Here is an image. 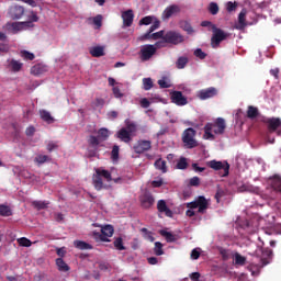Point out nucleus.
<instances>
[{"label": "nucleus", "mask_w": 281, "mask_h": 281, "mask_svg": "<svg viewBox=\"0 0 281 281\" xmlns=\"http://www.w3.org/2000/svg\"><path fill=\"white\" fill-rule=\"evenodd\" d=\"M93 24L98 27H102V15H97L93 18Z\"/></svg>", "instance_id": "nucleus-61"}, {"label": "nucleus", "mask_w": 281, "mask_h": 281, "mask_svg": "<svg viewBox=\"0 0 281 281\" xmlns=\"http://www.w3.org/2000/svg\"><path fill=\"white\" fill-rule=\"evenodd\" d=\"M23 25H27V22H12L7 23V30L12 34H19L23 30Z\"/></svg>", "instance_id": "nucleus-17"}, {"label": "nucleus", "mask_w": 281, "mask_h": 281, "mask_svg": "<svg viewBox=\"0 0 281 281\" xmlns=\"http://www.w3.org/2000/svg\"><path fill=\"white\" fill-rule=\"evenodd\" d=\"M121 16L123 19V27H131V25H133L135 13H133L132 9L122 12Z\"/></svg>", "instance_id": "nucleus-14"}, {"label": "nucleus", "mask_w": 281, "mask_h": 281, "mask_svg": "<svg viewBox=\"0 0 281 281\" xmlns=\"http://www.w3.org/2000/svg\"><path fill=\"white\" fill-rule=\"evenodd\" d=\"M155 54H157V47H155V45H144L142 46L139 52L140 60H143V63H146V60H150Z\"/></svg>", "instance_id": "nucleus-7"}, {"label": "nucleus", "mask_w": 281, "mask_h": 281, "mask_svg": "<svg viewBox=\"0 0 281 281\" xmlns=\"http://www.w3.org/2000/svg\"><path fill=\"white\" fill-rule=\"evenodd\" d=\"M158 85L160 87V89H170V82L168 80H166V78L159 79L158 80Z\"/></svg>", "instance_id": "nucleus-53"}, {"label": "nucleus", "mask_w": 281, "mask_h": 281, "mask_svg": "<svg viewBox=\"0 0 281 281\" xmlns=\"http://www.w3.org/2000/svg\"><path fill=\"white\" fill-rule=\"evenodd\" d=\"M194 56L196 58H200V60H205V58H207V54H205V52H203V49H201V48H196L194 50Z\"/></svg>", "instance_id": "nucleus-49"}, {"label": "nucleus", "mask_w": 281, "mask_h": 281, "mask_svg": "<svg viewBox=\"0 0 281 281\" xmlns=\"http://www.w3.org/2000/svg\"><path fill=\"white\" fill-rule=\"evenodd\" d=\"M0 216H12V209L5 204H0Z\"/></svg>", "instance_id": "nucleus-39"}, {"label": "nucleus", "mask_w": 281, "mask_h": 281, "mask_svg": "<svg viewBox=\"0 0 281 281\" xmlns=\"http://www.w3.org/2000/svg\"><path fill=\"white\" fill-rule=\"evenodd\" d=\"M92 238H94V240L97 241H101V243H110L109 238L104 237V234L101 232H93L92 233Z\"/></svg>", "instance_id": "nucleus-38"}, {"label": "nucleus", "mask_w": 281, "mask_h": 281, "mask_svg": "<svg viewBox=\"0 0 281 281\" xmlns=\"http://www.w3.org/2000/svg\"><path fill=\"white\" fill-rule=\"evenodd\" d=\"M20 247H32V240L27 237H22L18 239Z\"/></svg>", "instance_id": "nucleus-46"}, {"label": "nucleus", "mask_w": 281, "mask_h": 281, "mask_svg": "<svg viewBox=\"0 0 281 281\" xmlns=\"http://www.w3.org/2000/svg\"><path fill=\"white\" fill-rule=\"evenodd\" d=\"M171 102L177 104V106H186L188 104V98L181 91H173L171 92Z\"/></svg>", "instance_id": "nucleus-11"}, {"label": "nucleus", "mask_w": 281, "mask_h": 281, "mask_svg": "<svg viewBox=\"0 0 281 281\" xmlns=\"http://www.w3.org/2000/svg\"><path fill=\"white\" fill-rule=\"evenodd\" d=\"M153 19H154L153 16L147 15V16L140 19L139 25H150V23H153Z\"/></svg>", "instance_id": "nucleus-56"}, {"label": "nucleus", "mask_w": 281, "mask_h": 281, "mask_svg": "<svg viewBox=\"0 0 281 281\" xmlns=\"http://www.w3.org/2000/svg\"><path fill=\"white\" fill-rule=\"evenodd\" d=\"M95 175L99 177H103L106 181H113V178L111 177V172L106 169H95Z\"/></svg>", "instance_id": "nucleus-30"}, {"label": "nucleus", "mask_w": 281, "mask_h": 281, "mask_svg": "<svg viewBox=\"0 0 281 281\" xmlns=\"http://www.w3.org/2000/svg\"><path fill=\"white\" fill-rule=\"evenodd\" d=\"M213 35L211 37V45L212 47H218L223 41H227L229 38V33L223 31L217 26H213Z\"/></svg>", "instance_id": "nucleus-3"}, {"label": "nucleus", "mask_w": 281, "mask_h": 281, "mask_svg": "<svg viewBox=\"0 0 281 281\" xmlns=\"http://www.w3.org/2000/svg\"><path fill=\"white\" fill-rule=\"evenodd\" d=\"M225 128H227V125L225 124V119L217 117L214 123L205 124L203 138L212 140L216 139L214 134H212V131L213 133H215V135H223V133H225Z\"/></svg>", "instance_id": "nucleus-1"}, {"label": "nucleus", "mask_w": 281, "mask_h": 281, "mask_svg": "<svg viewBox=\"0 0 281 281\" xmlns=\"http://www.w3.org/2000/svg\"><path fill=\"white\" fill-rule=\"evenodd\" d=\"M33 207H35V210H47V205H49V202H45V201H33L32 202Z\"/></svg>", "instance_id": "nucleus-37"}, {"label": "nucleus", "mask_w": 281, "mask_h": 281, "mask_svg": "<svg viewBox=\"0 0 281 281\" xmlns=\"http://www.w3.org/2000/svg\"><path fill=\"white\" fill-rule=\"evenodd\" d=\"M181 12V8L177 4H171L165 9L162 12L164 19H170V16H173V14H179Z\"/></svg>", "instance_id": "nucleus-16"}, {"label": "nucleus", "mask_w": 281, "mask_h": 281, "mask_svg": "<svg viewBox=\"0 0 281 281\" xmlns=\"http://www.w3.org/2000/svg\"><path fill=\"white\" fill-rule=\"evenodd\" d=\"M111 135V133L109 132V130L106 127H101L98 131V138L101 142H106L109 139V136Z\"/></svg>", "instance_id": "nucleus-29"}, {"label": "nucleus", "mask_w": 281, "mask_h": 281, "mask_svg": "<svg viewBox=\"0 0 281 281\" xmlns=\"http://www.w3.org/2000/svg\"><path fill=\"white\" fill-rule=\"evenodd\" d=\"M164 41L169 45H180V43H183L184 37L177 31H168L165 33Z\"/></svg>", "instance_id": "nucleus-6"}, {"label": "nucleus", "mask_w": 281, "mask_h": 281, "mask_svg": "<svg viewBox=\"0 0 281 281\" xmlns=\"http://www.w3.org/2000/svg\"><path fill=\"white\" fill-rule=\"evenodd\" d=\"M74 245L76 249H80L81 251L88 250V249H93V246L87 241L82 240H75Z\"/></svg>", "instance_id": "nucleus-25"}, {"label": "nucleus", "mask_w": 281, "mask_h": 281, "mask_svg": "<svg viewBox=\"0 0 281 281\" xmlns=\"http://www.w3.org/2000/svg\"><path fill=\"white\" fill-rule=\"evenodd\" d=\"M161 24V22H159V20H156L149 27L148 32H146L143 36H142V41H148L150 40V34H153L155 32V30H159V25Z\"/></svg>", "instance_id": "nucleus-21"}, {"label": "nucleus", "mask_w": 281, "mask_h": 281, "mask_svg": "<svg viewBox=\"0 0 281 281\" xmlns=\"http://www.w3.org/2000/svg\"><path fill=\"white\" fill-rule=\"evenodd\" d=\"M159 234L160 236H164V238H166L167 243H175L177 240V237L168 231L161 229L159 231Z\"/></svg>", "instance_id": "nucleus-34"}, {"label": "nucleus", "mask_w": 281, "mask_h": 281, "mask_svg": "<svg viewBox=\"0 0 281 281\" xmlns=\"http://www.w3.org/2000/svg\"><path fill=\"white\" fill-rule=\"evenodd\" d=\"M112 91H113L114 98H124V93H122L119 87H113Z\"/></svg>", "instance_id": "nucleus-60"}, {"label": "nucleus", "mask_w": 281, "mask_h": 281, "mask_svg": "<svg viewBox=\"0 0 281 281\" xmlns=\"http://www.w3.org/2000/svg\"><path fill=\"white\" fill-rule=\"evenodd\" d=\"M101 232L104 238H111V236H113L115 233V229L111 225H105L101 228Z\"/></svg>", "instance_id": "nucleus-35"}, {"label": "nucleus", "mask_w": 281, "mask_h": 281, "mask_svg": "<svg viewBox=\"0 0 281 281\" xmlns=\"http://www.w3.org/2000/svg\"><path fill=\"white\" fill-rule=\"evenodd\" d=\"M90 54L93 58H100L104 56V48L102 46H94L90 49Z\"/></svg>", "instance_id": "nucleus-32"}, {"label": "nucleus", "mask_w": 281, "mask_h": 281, "mask_svg": "<svg viewBox=\"0 0 281 281\" xmlns=\"http://www.w3.org/2000/svg\"><path fill=\"white\" fill-rule=\"evenodd\" d=\"M113 245L117 251H125L126 247L124 246V239L122 237H117L114 239Z\"/></svg>", "instance_id": "nucleus-36"}, {"label": "nucleus", "mask_w": 281, "mask_h": 281, "mask_svg": "<svg viewBox=\"0 0 281 281\" xmlns=\"http://www.w3.org/2000/svg\"><path fill=\"white\" fill-rule=\"evenodd\" d=\"M140 205L144 210H149V207H153L155 205V196L150 193H144L139 196Z\"/></svg>", "instance_id": "nucleus-12"}, {"label": "nucleus", "mask_w": 281, "mask_h": 281, "mask_svg": "<svg viewBox=\"0 0 281 281\" xmlns=\"http://www.w3.org/2000/svg\"><path fill=\"white\" fill-rule=\"evenodd\" d=\"M34 133H36V128L34 126H29L25 131V135H27V137H32Z\"/></svg>", "instance_id": "nucleus-62"}, {"label": "nucleus", "mask_w": 281, "mask_h": 281, "mask_svg": "<svg viewBox=\"0 0 281 281\" xmlns=\"http://www.w3.org/2000/svg\"><path fill=\"white\" fill-rule=\"evenodd\" d=\"M247 10L243 9L238 15V25H236V30H245L247 27Z\"/></svg>", "instance_id": "nucleus-20"}, {"label": "nucleus", "mask_w": 281, "mask_h": 281, "mask_svg": "<svg viewBox=\"0 0 281 281\" xmlns=\"http://www.w3.org/2000/svg\"><path fill=\"white\" fill-rule=\"evenodd\" d=\"M92 183L94 187V190H103L104 189V182L102 181V178L97 176V173L92 177Z\"/></svg>", "instance_id": "nucleus-26"}, {"label": "nucleus", "mask_w": 281, "mask_h": 281, "mask_svg": "<svg viewBox=\"0 0 281 281\" xmlns=\"http://www.w3.org/2000/svg\"><path fill=\"white\" fill-rule=\"evenodd\" d=\"M56 148H58V144L54 143V142H49L47 144V150L48 153H52V150H56Z\"/></svg>", "instance_id": "nucleus-64"}, {"label": "nucleus", "mask_w": 281, "mask_h": 281, "mask_svg": "<svg viewBox=\"0 0 281 281\" xmlns=\"http://www.w3.org/2000/svg\"><path fill=\"white\" fill-rule=\"evenodd\" d=\"M140 106L142 109H148L150 106V101H148L146 98H143L140 100Z\"/></svg>", "instance_id": "nucleus-63"}, {"label": "nucleus", "mask_w": 281, "mask_h": 281, "mask_svg": "<svg viewBox=\"0 0 281 281\" xmlns=\"http://www.w3.org/2000/svg\"><path fill=\"white\" fill-rule=\"evenodd\" d=\"M45 71H47V66H45L43 64H36L31 68V74L33 76H41V75L45 74Z\"/></svg>", "instance_id": "nucleus-23"}, {"label": "nucleus", "mask_w": 281, "mask_h": 281, "mask_svg": "<svg viewBox=\"0 0 281 281\" xmlns=\"http://www.w3.org/2000/svg\"><path fill=\"white\" fill-rule=\"evenodd\" d=\"M207 205H209L207 199H205V196L203 195H200L193 202L188 203L187 207H189V210H196L198 207V212L200 214H205V210H207Z\"/></svg>", "instance_id": "nucleus-5"}, {"label": "nucleus", "mask_w": 281, "mask_h": 281, "mask_svg": "<svg viewBox=\"0 0 281 281\" xmlns=\"http://www.w3.org/2000/svg\"><path fill=\"white\" fill-rule=\"evenodd\" d=\"M154 251L156 256H164V245L160 241H156Z\"/></svg>", "instance_id": "nucleus-47"}, {"label": "nucleus", "mask_w": 281, "mask_h": 281, "mask_svg": "<svg viewBox=\"0 0 281 281\" xmlns=\"http://www.w3.org/2000/svg\"><path fill=\"white\" fill-rule=\"evenodd\" d=\"M223 196H225V190L218 188L215 193V199H216L217 203H221V199H223Z\"/></svg>", "instance_id": "nucleus-57"}, {"label": "nucleus", "mask_w": 281, "mask_h": 281, "mask_svg": "<svg viewBox=\"0 0 281 281\" xmlns=\"http://www.w3.org/2000/svg\"><path fill=\"white\" fill-rule=\"evenodd\" d=\"M209 11L213 15L218 14V4L216 2H211L209 5Z\"/></svg>", "instance_id": "nucleus-50"}, {"label": "nucleus", "mask_w": 281, "mask_h": 281, "mask_svg": "<svg viewBox=\"0 0 281 281\" xmlns=\"http://www.w3.org/2000/svg\"><path fill=\"white\" fill-rule=\"evenodd\" d=\"M189 186L193 188H199V186H201V179L199 177L191 178L189 181Z\"/></svg>", "instance_id": "nucleus-54"}, {"label": "nucleus", "mask_w": 281, "mask_h": 281, "mask_svg": "<svg viewBox=\"0 0 281 281\" xmlns=\"http://www.w3.org/2000/svg\"><path fill=\"white\" fill-rule=\"evenodd\" d=\"M116 137L119 139H121V142H124V144H130V142L133 140V138L131 137V133L122 127L117 133H116Z\"/></svg>", "instance_id": "nucleus-19"}, {"label": "nucleus", "mask_w": 281, "mask_h": 281, "mask_svg": "<svg viewBox=\"0 0 281 281\" xmlns=\"http://www.w3.org/2000/svg\"><path fill=\"white\" fill-rule=\"evenodd\" d=\"M150 148H153V142L144 139L138 140L133 146L134 153H136V155H143V153H148Z\"/></svg>", "instance_id": "nucleus-8"}, {"label": "nucleus", "mask_w": 281, "mask_h": 281, "mask_svg": "<svg viewBox=\"0 0 281 281\" xmlns=\"http://www.w3.org/2000/svg\"><path fill=\"white\" fill-rule=\"evenodd\" d=\"M153 188H161L164 186V178H157L156 180L151 181Z\"/></svg>", "instance_id": "nucleus-58"}, {"label": "nucleus", "mask_w": 281, "mask_h": 281, "mask_svg": "<svg viewBox=\"0 0 281 281\" xmlns=\"http://www.w3.org/2000/svg\"><path fill=\"white\" fill-rule=\"evenodd\" d=\"M157 210L160 214H165L168 218H172L173 213L170 207H168V204H166L165 200H159L157 202Z\"/></svg>", "instance_id": "nucleus-15"}, {"label": "nucleus", "mask_w": 281, "mask_h": 281, "mask_svg": "<svg viewBox=\"0 0 281 281\" xmlns=\"http://www.w3.org/2000/svg\"><path fill=\"white\" fill-rule=\"evenodd\" d=\"M218 91L216 90V88L211 87L207 89H202L198 92V98L200 100H210V98H214L215 95H217Z\"/></svg>", "instance_id": "nucleus-13"}, {"label": "nucleus", "mask_w": 281, "mask_h": 281, "mask_svg": "<svg viewBox=\"0 0 281 281\" xmlns=\"http://www.w3.org/2000/svg\"><path fill=\"white\" fill-rule=\"evenodd\" d=\"M154 166L156 168V170H160V172H162V175H166V172H168V166H166V160L159 158L154 162Z\"/></svg>", "instance_id": "nucleus-24"}, {"label": "nucleus", "mask_w": 281, "mask_h": 281, "mask_svg": "<svg viewBox=\"0 0 281 281\" xmlns=\"http://www.w3.org/2000/svg\"><path fill=\"white\" fill-rule=\"evenodd\" d=\"M220 255L222 256L223 260H229V251L227 249L221 248Z\"/></svg>", "instance_id": "nucleus-59"}, {"label": "nucleus", "mask_w": 281, "mask_h": 281, "mask_svg": "<svg viewBox=\"0 0 281 281\" xmlns=\"http://www.w3.org/2000/svg\"><path fill=\"white\" fill-rule=\"evenodd\" d=\"M56 265L60 271H69V267L67 266L65 260H63V258L56 259Z\"/></svg>", "instance_id": "nucleus-44"}, {"label": "nucleus", "mask_w": 281, "mask_h": 281, "mask_svg": "<svg viewBox=\"0 0 281 281\" xmlns=\"http://www.w3.org/2000/svg\"><path fill=\"white\" fill-rule=\"evenodd\" d=\"M260 115V112L258 111V108L254 105H249L247 110V117L249 120H256Z\"/></svg>", "instance_id": "nucleus-31"}, {"label": "nucleus", "mask_w": 281, "mask_h": 281, "mask_svg": "<svg viewBox=\"0 0 281 281\" xmlns=\"http://www.w3.org/2000/svg\"><path fill=\"white\" fill-rule=\"evenodd\" d=\"M234 262L238 267H245V265L247 263V257H243V255H240L239 252H235Z\"/></svg>", "instance_id": "nucleus-33"}, {"label": "nucleus", "mask_w": 281, "mask_h": 281, "mask_svg": "<svg viewBox=\"0 0 281 281\" xmlns=\"http://www.w3.org/2000/svg\"><path fill=\"white\" fill-rule=\"evenodd\" d=\"M164 36H166V32L165 31H159L156 33H150V38H153V41H159V38H162L164 41Z\"/></svg>", "instance_id": "nucleus-48"}, {"label": "nucleus", "mask_w": 281, "mask_h": 281, "mask_svg": "<svg viewBox=\"0 0 281 281\" xmlns=\"http://www.w3.org/2000/svg\"><path fill=\"white\" fill-rule=\"evenodd\" d=\"M8 14L10 19H12L13 21H16L23 18V14H25V8L19 4H13L9 8Z\"/></svg>", "instance_id": "nucleus-9"}, {"label": "nucleus", "mask_w": 281, "mask_h": 281, "mask_svg": "<svg viewBox=\"0 0 281 281\" xmlns=\"http://www.w3.org/2000/svg\"><path fill=\"white\" fill-rule=\"evenodd\" d=\"M112 159H120V146L114 145L111 151Z\"/></svg>", "instance_id": "nucleus-52"}, {"label": "nucleus", "mask_w": 281, "mask_h": 281, "mask_svg": "<svg viewBox=\"0 0 281 281\" xmlns=\"http://www.w3.org/2000/svg\"><path fill=\"white\" fill-rule=\"evenodd\" d=\"M263 124L267 125L269 133H276L281 126L280 117H268L263 119Z\"/></svg>", "instance_id": "nucleus-10"}, {"label": "nucleus", "mask_w": 281, "mask_h": 281, "mask_svg": "<svg viewBox=\"0 0 281 281\" xmlns=\"http://www.w3.org/2000/svg\"><path fill=\"white\" fill-rule=\"evenodd\" d=\"M206 166L209 168H212V170H223L220 172L221 177H228L229 176V164L227 161H221V160H211L206 162Z\"/></svg>", "instance_id": "nucleus-4"}, {"label": "nucleus", "mask_w": 281, "mask_h": 281, "mask_svg": "<svg viewBox=\"0 0 281 281\" xmlns=\"http://www.w3.org/2000/svg\"><path fill=\"white\" fill-rule=\"evenodd\" d=\"M154 87L153 79L151 78H144L143 79V89L144 91H150V89Z\"/></svg>", "instance_id": "nucleus-42"}, {"label": "nucleus", "mask_w": 281, "mask_h": 281, "mask_svg": "<svg viewBox=\"0 0 281 281\" xmlns=\"http://www.w3.org/2000/svg\"><path fill=\"white\" fill-rule=\"evenodd\" d=\"M272 188L277 191L280 192L281 194V178L276 176L274 180L272 181Z\"/></svg>", "instance_id": "nucleus-45"}, {"label": "nucleus", "mask_w": 281, "mask_h": 281, "mask_svg": "<svg viewBox=\"0 0 281 281\" xmlns=\"http://www.w3.org/2000/svg\"><path fill=\"white\" fill-rule=\"evenodd\" d=\"M236 8H238V2L228 1V2L226 3V10H227V12H236Z\"/></svg>", "instance_id": "nucleus-51"}, {"label": "nucleus", "mask_w": 281, "mask_h": 281, "mask_svg": "<svg viewBox=\"0 0 281 281\" xmlns=\"http://www.w3.org/2000/svg\"><path fill=\"white\" fill-rule=\"evenodd\" d=\"M180 27L189 35L194 34V29L192 27V24H190L188 20L180 21Z\"/></svg>", "instance_id": "nucleus-27"}, {"label": "nucleus", "mask_w": 281, "mask_h": 281, "mask_svg": "<svg viewBox=\"0 0 281 281\" xmlns=\"http://www.w3.org/2000/svg\"><path fill=\"white\" fill-rule=\"evenodd\" d=\"M35 161L37 164H45L46 161H49V156H47V155H38L37 157H35Z\"/></svg>", "instance_id": "nucleus-55"}, {"label": "nucleus", "mask_w": 281, "mask_h": 281, "mask_svg": "<svg viewBox=\"0 0 281 281\" xmlns=\"http://www.w3.org/2000/svg\"><path fill=\"white\" fill-rule=\"evenodd\" d=\"M189 63V59L188 57H179L177 63H176V66H177V69H186V65H188Z\"/></svg>", "instance_id": "nucleus-40"}, {"label": "nucleus", "mask_w": 281, "mask_h": 281, "mask_svg": "<svg viewBox=\"0 0 281 281\" xmlns=\"http://www.w3.org/2000/svg\"><path fill=\"white\" fill-rule=\"evenodd\" d=\"M20 56L24 58V60H34V58H36L34 53H31L29 50H21Z\"/></svg>", "instance_id": "nucleus-43"}, {"label": "nucleus", "mask_w": 281, "mask_h": 281, "mask_svg": "<svg viewBox=\"0 0 281 281\" xmlns=\"http://www.w3.org/2000/svg\"><path fill=\"white\" fill-rule=\"evenodd\" d=\"M40 116L46 124H54V119L47 110H40Z\"/></svg>", "instance_id": "nucleus-28"}, {"label": "nucleus", "mask_w": 281, "mask_h": 281, "mask_svg": "<svg viewBox=\"0 0 281 281\" xmlns=\"http://www.w3.org/2000/svg\"><path fill=\"white\" fill-rule=\"evenodd\" d=\"M9 65V69L11 71H14L15 74L19 72L21 69H23V63L16 60V59H9L8 60Z\"/></svg>", "instance_id": "nucleus-22"}, {"label": "nucleus", "mask_w": 281, "mask_h": 281, "mask_svg": "<svg viewBox=\"0 0 281 281\" xmlns=\"http://www.w3.org/2000/svg\"><path fill=\"white\" fill-rule=\"evenodd\" d=\"M196 137V131L192 127H189L183 131L182 133V142L186 146V148H196L199 146V143L194 138Z\"/></svg>", "instance_id": "nucleus-2"}, {"label": "nucleus", "mask_w": 281, "mask_h": 281, "mask_svg": "<svg viewBox=\"0 0 281 281\" xmlns=\"http://www.w3.org/2000/svg\"><path fill=\"white\" fill-rule=\"evenodd\" d=\"M101 142L102 140L98 136L90 135L88 137V144L94 150L90 154V157H95V150H98Z\"/></svg>", "instance_id": "nucleus-18"}, {"label": "nucleus", "mask_w": 281, "mask_h": 281, "mask_svg": "<svg viewBox=\"0 0 281 281\" xmlns=\"http://www.w3.org/2000/svg\"><path fill=\"white\" fill-rule=\"evenodd\" d=\"M178 170H186L188 168V159L186 157H181L177 162Z\"/></svg>", "instance_id": "nucleus-41"}]
</instances>
